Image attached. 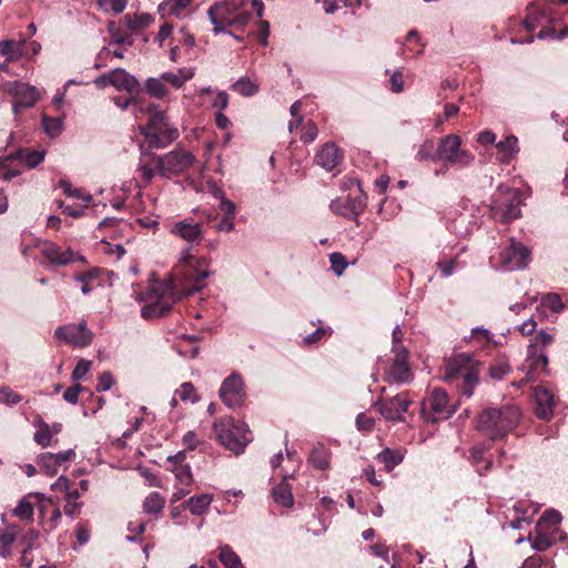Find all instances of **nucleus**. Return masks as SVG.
Wrapping results in <instances>:
<instances>
[{
    "mask_svg": "<svg viewBox=\"0 0 568 568\" xmlns=\"http://www.w3.org/2000/svg\"><path fill=\"white\" fill-rule=\"evenodd\" d=\"M221 400L230 408L243 405L245 400L244 382L240 374L233 373L227 376L219 390Z\"/></svg>",
    "mask_w": 568,
    "mask_h": 568,
    "instance_id": "nucleus-17",
    "label": "nucleus"
},
{
    "mask_svg": "<svg viewBox=\"0 0 568 568\" xmlns=\"http://www.w3.org/2000/svg\"><path fill=\"white\" fill-rule=\"evenodd\" d=\"M377 459L384 464L387 469H392L402 463L403 456L390 448H385L378 453Z\"/></svg>",
    "mask_w": 568,
    "mask_h": 568,
    "instance_id": "nucleus-43",
    "label": "nucleus"
},
{
    "mask_svg": "<svg viewBox=\"0 0 568 568\" xmlns=\"http://www.w3.org/2000/svg\"><path fill=\"white\" fill-rule=\"evenodd\" d=\"M540 305L552 313H560L564 310L561 297L556 293H548L541 296Z\"/></svg>",
    "mask_w": 568,
    "mask_h": 568,
    "instance_id": "nucleus-44",
    "label": "nucleus"
},
{
    "mask_svg": "<svg viewBox=\"0 0 568 568\" xmlns=\"http://www.w3.org/2000/svg\"><path fill=\"white\" fill-rule=\"evenodd\" d=\"M212 501V495L201 494L190 497L186 500L185 505H187L189 510L192 515L200 516L206 513Z\"/></svg>",
    "mask_w": 568,
    "mask_h": 568,
    "instance_id": "nucleus-34",
    "label": "nucleus"
},
{
    "mask_svg": "<svg viewBox=\"0 0 568 568\" xmlns=\"http://www.w3.org/2000/svg\"><path fill=\"white\" fill-rule=\"evenodd\" d=\"M210 22L213 24V32H226V28L234 27L243 30L252 20L248 11L233 12L227 3L214 4L207 10Z\"/></svg>",
    "mask_w": 568,
    "mask_h": 568,
    "instance_id": "nucleus-8",
    "label": "nucleus"
},
{
    "mask_svg": "<svg viewBox=\"0 0 568 568\" xmlns=\"http://www.w3.org/2000/svg\"><path fill=\"white\" fill-rule=\"evenodd\" d=\"M386 379L396 384L408 383L412 379V373L407 363V351L405 348L395 353L393 364L386 372Z\"/></svg>",
    "mask_w": 568,
    "mask_h": 568,
    "instance_id": "nucleus-24",
    "label": "nucleus"
},
{
    "mask_svg": "<svg viewBox=\"0 0 568 568\" xmlns=\"http://www.w3.org/2000/svg\"><path fill=\"white\" fill-rule=\"evenodd\" d=\"M156 161V172L163 178L179 175L191 168L195 162V156L183 149H175L164 155H153Z\"/></svg>",
    "mask_w": 568,
    "mask_h": 568,
    "instance_id": "nucleus-11",
    "label": "nucleus"
},
{
    "mask_svg": "<svg viewBox=\"0 0 568 568\" xmlns=\"http://www.w3.org/2000/svg\"><path fill=\"white\" fill-rule=\"evenodd\" d=\"M412 399L407 393H400L385 399H377L373 407L388 422L397 423L404 420V414L408 410Z\"/></svg>",
    "mask_w": 568,
    "mask_h": 568,
    "instance_id": "nucleus-15",
    "label": "nucleus"
},
{
    "mask_svg": "<svg viewBox=\"0 0 568 568\" xmlns=\"http://www.w3.org/2000/svg\"><path fill=\"white\" fill-rule=\"evenodd\" d=\"M559 22L560 18L554 14L549 8L531 3L526 8L523 24L527 31L540 28V31L536 34L539 40H562L568 37V28L564 27L556 31L555 26Z\"/></svg>",
    "mask_w": 568,
    "mask_h": 568,
    "instance_id": "nucleus-2",
    "label": "nucleus"
},
{
    "mask_svg": "<svg viewBox=\"0 0 568 568\" xmlns=\"http://www.w3.org/2000/svg\"><path fill=\"white\" fill-rule=\"evenodd\" d=\"M62 517V513L58 506L54 507L49 518L45 519L43 527L45 530L52 531L58 527Z\"/></svg>",
    "mask_w": 568,
    "mask_h": 568,
    "instance_id": "nucleus-64",
    "label": "nucleus"
},
{
    "mask_svg": "<svg viewBox=\"0 0 568 568\" xmlns=\"http://www.w3.org/2000/svg\"><path fill=\"white\" fill-rule=\"evenodd\" d=\"M462 139L456 134H448L443 138L437 148V158L447 165L464 169L474 162V155L460 149Z\"/></svg>",
    "mask_w": 568,
    "mask_h": 568,
    "instance_id": "nucleus-10",
    "label": "nucleus"
},
{
    "mask_svg": "<svg viewBox=\"0 0 568 568\" xmlns=\"http://www.w3.org/2000/svg\"><path fill=\"white\" fill-rule=\"evenodd\" d=\"M93 83L99 89L111 85L118 91H124L129 94L139 93L142 90L139 80L122 68L102 73L93 80Z\"/></svg>",
    "mask_w": 568,
    "mask_h": 568,
    "instance_id": "nucleus-12",
    "label": "nucleus"
},
{
    "mask_svg": "<svg viewBox=\"0 0 568 568\" xmlns=\"http://www.w3.org/2000/svg\"><path fill=\"white\" fill-rule=\"evenodd\" d=\"M510 372V366L506 361L491 363L488 368V376L494 381H501Z\"/></svg>",
    "mask_w": 568,
    "mask_h": 568,
    "instance_id": "nucleus-50",
    "label": "nucleus"
},
{
    "mask_svg": "<svg viewBox=\"0 0 568 568\" xmlns=\"http://www.w3.org/2000/svg\"><path fill=\"white\" fill-rule=\"evenodd\" d=\"M59 187H61L64 194L69 197L79 199L87 203H89L92 200V196L90 194L83 193L80 189L72 187L71 183L64 179H61L59 181Z\"/></svg>",
    "mask_w": 568,
    "mask_h": 568,
    "instance_id": "nucleus-49",
    "label": "nucleus"
},
{
    "mask_svg": "<svg viewBox=\"0 0 568 568\" xmlns=\"http://www.w3.org/2000/svg\"><path fill=\"white\" fill-rule=\"evenodd\" d=\"M561 519L560 513L555 509L545 511L535 528V537L531 542L534 550L545 551L556 542L566 538V534L558 527Z\"/></svg>",
    "mask_w": 568,
    "mask_h": 568,
    "instance_id": "nucleus-7",
    "label": "nucleus"
},
{
    "mask_svg": "<svg viewBox=\"0 0 568 568\" xmlns=\"http://www.w3.org/2000/svg\"><path fill=\"white\" fill-rule=\"evenodd\" d=\"M190 0H164L159 6V11L162 16L172 14L181 16V13L187 8Z\"/></svg>",
    "mask_w": 568,
    "mask_h": 568,
    "instance_id": "nucleus-40",
    "label": "nucleus"
},
{
    "mask_svg": "<svg viewBox=\"0 0 568 568\" xmlns=\"http://www.w3.org/2000/svg\"><path fill=\"white\" fill-rule=\"evenodd\" d=\"M54 336L74 348H84L92 343L93 333L83 320L78 324L69 323L55 328Z\"/></svg>",
    "mask_w": 568,
    "mask_h": 568,
    "instance_id": "nucleus-14",
    "label": "nucleus"
},
{
    "mask_svg": "<svg viewBox=\"0 0 568 568\" xmlns=\"http://www.w3.org/2000/svg\"><path fill=\"white\" fill-rule=\"evenodd\" d=\"M12 513L18 518L26 520L28 523H31L33 520V506L26 497L19 500L18 505L12 510Z\"/></svg>",
    "mask_w": 568,
    "mask_h": 568,
    "instance_id": "nucleus-46",
    "label": "nucleus"
},
{
    "mask_svg": "<svg viewBox=\"0 0 568 568\" xmlns=\"http://www.w3.org/2000/svg\"><path fill=\"white\" fill-rule=\"evenodd\" d=\"M91 365L92 363L90 361L80 359L72 372V379L74 382L83 379L84 376L89 373Z\"/></svg>",
    "mask_w": 568,
    "mask_h": 568,
    "instance_id": "nucleus-59",
    "label": "nucleus"
},
{
    "mask_svg": "<svg viewBox=\"0 0 568 568\" xmlns=\"http://www.w3.org/2000/svg\"><path fill=\"white\" fill-rule=\"evenodd\" d=\"M356 427L359 432L371 433L375 427V419L361 413L356 417Z\"/></svg>",
    "mask_w": 568,
    "mask_h": 568,
    "instance_id": "nucleus-58",
    "label": "nucleus"
},
{
    "mask_svg": "<svg viewBox=\"0 0 568 568\" xmlns=\"http://www.w3.org/2000/svg\"><path fill=\"white\" fill-rule=\"evenodd\" d=\"M331 268L332 271L341 276L345 268L347 267V262L345 256L339 252H334L329 255Z\"/></svg>",
    "mask_w": 568,
    "mask_h": 568,
    "instance_id": "nucleus-55",
    "label": "nucleus"
},
{
    "mask_svg": "<svg viewBox=\"0 0 568 568\" xmlns=\"http://www.w3.org/2000/svg\"><path fill=\"white\" fill-rule=\"evenodd\" d=\"M99 229H114V230H125L129 229V224L124 220H119L115 217H105L102 220L99 225Z\"/></svg>",
    "mask_w": 568,
    "mask_h": 568,
    "instance_id": "nucleus-60",
    "label": "nucleus"
},
{
    "mask_svg": "<svg viewBox=\"0 0 568 568\" xmlns=\"http://www.w3.org/2000/svg\"><path fill=\"white\" fill-rule=\"evenodd\" d=\"M342 160L338 148L334 143L324 144L315 155V162L326 171H332Z\"/></svg>",
    "mask_w": 568,
    "mask_h": 568,
    "instance_id": "nucleus-27",
    "label": "nucleus"
},
{
    "mask_svg": "<svg viewBox=\"0 0 568 568\" xmlns=\"http://www.w3.org/2000/svg\"><path fill=\"white\" fill-rule=\"evenodd\" d=\"M22 400L21 395L13 392L9 386L0 387V403L13 406Z\"/></svg>",
    "mask_w": 568,
    "mask_h": 568,
    "instance_id": "nucleus-54",
    "label": "nucleus"
},
{
    "mask_svg": "<svg viewBox=\"0 0 568 568\" xmlns=\"http://www.w3.org/2000/svg\"><path fill=\"white\" fill-rule=\"evenodd\" d=\"M213 429L220 444L236 455L243 453L244 448L252 440L247 425L232 417L216 420Z\"/></svg>",
    "mask_w": 568,
    "mask_h": 568,
    "instance_id": "nucleus-4",
    "label": "nucleus"
},
{
    "mask_svg": "<svg viewBox=\"0 0 568 568\" xmlns=\"http://www.w3.org/2000/svg\"><path fill=\"white\" fill-rule=\"evenodd\" d=\"M530 250L520 242L511 240L500 252V263L506 271L525 268L530 262Z\"/></svg>",
    "mask_w": 568,
    "mask_h": 568,
    "instance_id": "nucleus-16",
    "label": "nucleus"
},
{
    "mask_svg": "<svg viewBox=\"0 0 568 568\" xmlns=\"http://www.w3.org/2000/svg\"><path fill=\"white\" fill-rule=\"evenodd\" d=\"M112 101L119 109H121L123 111L128 110L130 106H132V109L136 110L139 106V98L133 97V95L129 99H122L120 97H114L112 99Z\"/></svg>",
    "mask_w": 568,
    "mask_h": 568,
    "instance_id": "nucleus-63",
    "label": "nucleus"
},
{
    "mask_svg": "<svg viewBox=\"0 0 568 568\" xmlns=\"http://www.w3.org/2000/svg\"><path fill=\"white\" fill-rule=\"evenodd\" d=\"M490 448V445H486V444H481V445H477V446H474L471 449H470V456H469V459L471 462V464L477 467V473L479 476H484L486 471H488L493 465L491 460H487L484 468H480L479 467V464L483 462L484 459V455L485 453Z\"/></svg>",
    "mask_w": 568,
    "mask_h": 568,
    "instance_id": "nucleus-36",
    "label": "nucleus"
},
{
    "mask_svg": "<svg viewBox=\"0 0 568 568\" xmlns=\"http://www.w3.org/2000/svg\"><path fill=\"white\" fill-rule=\"evenodd\" d=\"M548 357L545 352H537L535 349H528V356L523 364V371L526 372V377L523 378L517 386L521 387L526 382L534 379L535 372L541 369L547 371Z\"/></svg>",
    "mask_w": 568,
    "mask_h": 568,
    "instance_id": "nucleus-25",
    "label": "nucleus"
},
{
    "mask_svg": "<svg viewBox=\"0 0 568 568\" xmlns=\"http://www.w3.org/2000/svg\"><path fill=\"white\" fill-rule=\"evenodd\" d=\"M552 341L554 337L551 334H549L545 329H540L536 333L534 337V344L529 345V349L537 351L538 346L546 347L547 345L551 344Z\"/></svg>",
    "mask_w": 568,
    "mask_h": 568,
    "instance_id": "nucleus-57",
    "label": "nucleus"
},
{
    "mask_svg": "<svg viewBox=\"0 0 568 568\" xmlns=\"http://www.w3.org/2000/svg\"><path fill=\"white\" fill-rule=\"evenodd\" d=\"M534 397L536 403V415L541 419H550L554 415V394L549 389L538 386L534 389Z\"/></svg>",
    "mask_w": 568,
    "mask_h": 568,
    "instance_id": "nucleus-26",
    "label": "nucleus"
},
{
    "mask_svg": "<svg viewBox=\"0 0 568 568\" xmlns=\"http://www.w3.org/2000/svg\"><path fill=\"white\" fill-rule=\"evenodd\" d=\"M3 91L12 97L13 113L17 115L22 108H32L40 99V91L21 81H7L2 85Z\"/></svg>",
    "mask_w": 568,
    "mask_h": 568,
    "instance_id": "nucleus-13",
    "label": "nucleus"
},
{
    "mask_svg": "<svg viewBox=\"0 0 568 568\" xmlns=\"http://www.w3.org/2000/svg\"><path fill=\"white\" fill-rule=\"evenodd\" d=\"M74 457L75 450L73 448L57 454L42 453L37 457V464L43 473L53 477L58 474L59 467L69 463Z\"/></svg>",
    "mask_w": 568,
    "mask_h": 568,
    "instance_id": "nucleus-21",
    "label": "nucleus"
},
{
    "mask_svg": "<svg viewBox=\"0 0 568 568\" xmlns=\"http://www.w3.org/2000/svg\"><path fill=\"white\" fill-rule=\"evenodd\" d=\"M160 75L165 84H170L174 89H181L194 77V70L192 68H180L176 72H163Z\"/></svg>",
    "mask_w": 568,
    "mask_h": 568,
    "instance_id": "nucleus-30",
    "label": "nucleus"
},
{
    "mask_svg": "<svg viewBox=\"0 0 568 568\" xmlns=\"http://www.w3.org/2000/svg\"><path fill=\"white\" fill-rule=\"evenodd\" d=\"M33 426L36 427V433L33 435V439L37 445L42 448L49 447L52 443L53 435L49 430V424L45 423L41 416H37L33 419Z\"/></svg>",
    "mask_w": 568,
    "mask_h": 568,
    "instance_id": "nucleus-33",
    "label": "nucleus"
},
{
    "mask_svg": "<svg viewBox=\"0 0 568 568\" xmlns=\"http://www.w3.org/2000/svg\"><path fill=\"white\" fill-rule=\"evenodd\" d=\"M333 333V329L331 326H320L311 334H307L303 342L305 345H314L317 344L324 339H327Z\"/></svg>",
    "mask_w": 568,
    "mask_h": 568,
    "instance_id": "nucleus-47",
    "label": "nucleus"
},
{
    "mask_svg": "<svg viewBox=\"0 0 568 568\" xmlns=\"http://www.w3.org/2000/svg\"><path fill=\"white\" fill-rule=\"evenodd\" d=\"M219 559L225 568H237L241 564L240 557L230 546L220 548Z\"/></svg>",
    "mask_w": 568,
    "mask_h": 568,
    "instance_id": "nucleus-45",
    "label": "nucleus"
},
{
    "mask_svg": "<svg viewBox=\"0 0 568 568\" xmlns=\"http://www.w3.org/2000/svg\"><path fill=\"white\" fill-rule=\"evenodd\" d=\"M186 460V452L180 450L175 455H170L166 458L169 464L168 469L172 471L175 479L184 486H190L193 481V475L190 465Z\"/></svg>",
    "mask_w": 568,
    "mask_h": 568,
    "instance_id": "nucleus-23",
    "label": "nucleus"
},
{
    "mask_svg": "<svg viewBox=\"0 0 568 568\" xmlns=\"http://www.w3.org/2000/svg\"><path fill=\"white\" fill-rule=\"evenodd\" d=\"M20 532V528L10 525L6 529H0V557L7 558L11 555L12 545Z\"/></svg>",
    "mask_w": 568,
    "mask_h": 568,
    "instance_id": "nucleus-31",
    "label": "nucleus"
},
{
    "mask_svg": "<svg viewBox=\"0 0 568 568\" xmlns=\"http://www.w3.org/2000/svg\"><path fill=\"white\" fill-rule=\"evenodd\" d=\"M41 254L49 264L65 266L75 261L85 262V257L75 253L71 247L63 248L53 242H43Z\"/></svg>",
    "mask_w": 568,
    "mask_h": 568,
    "instance_id": "nucleus-18",
    "label": "nucleus"
},
{
    "mask_svg": "<svg viewBox=\"0 0 568 568\" xmlns=\"http://www.w3.org/2000/svg\"><path fill=\"white\" fill-rule=\"evenodd\" d=\"M449 377H462V384L458 386L460 395L465 398H470L474 394V388L479 383L478 371L470 355L459 354L456 355L447 366Z\"/></svg>",
    "mask_w": 568,
    "mask_h": 568,
    "instance_id": "nucleus-9",
    "label": "nucleus"
},
{
    "mask_svg": "<svg viewBox=\"0 0 568 568\" xmlns=\"http://www.w3.org/2000/svg\"><path fill=\"white\" fill-rule=\"evenodd\" d=\"M170 233L191 246L199 245L204 234L202 224L189 219H183L173 223L170 229Z\"/></svg>",
    "mask_w": 568,
    "mask_h": 568,
    "instance_id": "nucleus-19",
    "label": "nucleus"
},
{
    "mask_svg": "<svg viewBox=\"0 0 568 568\" xmlns=\"http://www.w3.org/2000/svg\"><path fill=\"white\" fill-rule=\"evenodd\" d=\"M27 40H2L0 41V54L6 58V61L12 62L19 60L24 53V45Z\"/></svg>",
    "mask_w": 568,
    "mask_h": 568,
    "instance_id": "nucleus-29",
    "label": "nucleus"
},
{
    "mask_svg": "<svg viewBox=\"0 0 568 568\" xmlns=\"http://www.w3.org/2000/svg\"><path fill=\"white\" fill-rule=\"evenodd\" d=\"M523 193L518 189L500 185L493 195L490 211L494 219L509 222L521 216Z\"/></svg>",
    "mask_w": 568,
    "mask_h": 568,
    "instance_id": "nucleus-6",
    "label": "nucleus"
},
{
    "mask_svg": "<svg viewBox=\"0 0 568 568\" xmlns=\"http://www.w3.org/2000/svg\"><path fill=\"white\" fill-rule=\"evenodd\" d=\"M272 495L275 503H277L278 505H282L284 507H290L293 505L294 498L285 480H282L272 489Z\"/></svg>",
    "mask_w": 568,
    "mask_h": 568,
    "instance_id": "nucleus-38",
    "label": "nucleus"
},
{
    "mask_svg": "<svg viewBox=\"0 0 568 568\" xmlns=\"http://www.w3.org/2000/svg\"><path fill=\"white\" fill-rule=\"evenodd\" d=\"M98 277V270L82 272L75 275V281L81 283V292L87 295L92 291L91 281Z\"/></svg>",
    "mask_w": 568,
    "mask_h": 568,
    "instance_id": "nucleus-52",
    "label": "nucleus"
},
{
    "mask_svg": "<svg viewBox=\"0 0 568 568\" xmlns=\"http://www.w3.org/2000/svg\"><path fill=\"white\" fill-rule=\"evenodd\" d=\"M436 265L439 268L443 277H449L453 275L458 266L456 258L439 261Z\"/></svg>",
    "mask_w": 568,
    "mask_h": 568,
    "instance_id": "nucleus-62",
    "label": "nucleus"
},
{
    "mask_svg": "<svg viewBox=\"0 0 568 568\" xmlns=\"http://www.w3.org/2000/svg\"><path fill=\"white\" fill-rule=\"evenodd\" d=\"M496 148L500 154L499 160L504 163H509L510 160L518 153V140L515 135H508L505 140L496 143Z\"/></svg>",
    "mask_w": 568,
    "mask_h": 568,
    "instance_id": "nucleus-32",
    "label": "nucleus"
},
{
    "mask_svg": "<svg viewBox=\"0 0 568 568\" xmlns=\"http://www.w3.org/2000/svg\"><path fill=\"white\" fill-rule=\"evenodd\" d=\"M143 90L151 97L156 99H164L169 94V90L163 79L160 77H150L144 82Z\"/></svg>",
    "mask_w": 568,
    "mask_h": 568,
    "instance_id": "nucleus-35",
    "label": "nucleus"
},
{
    "mask_svg": "<svg viewBox=\"0 0 568 568\" xmlns=\"http://www.w3.org/2000/svg\"><path fill=\"white\" fill-rule=\"evenodd\" d=\"M175 396H178L182 402H190L193 404L200 400V396L196 394L193 384L190 382L183 383L180 388L175 390Z\"/></svg>",
    "mask_w": 568,
    "mask_h": 568,
    "instance_id": "nucleus-48",
    "label": "nucleus"
},
{
    "mask_svg": "<svg viewBox=\"0 0 568 568\" xmlns=\"http://www.w3.org/2000/svg\"><path fill=\"white\" fill-rule=\"evenodd\" d=\"M331 455L324 446L315 447L310 455V463L317 469L324 470L329 466Z\"/></svg>",
    "mask_w": 568,
    "mask_h": 568,
    "instance_id": "nucleus-39",
    "label": "nucleus"
},
{
    "mask_svg": "<svg viewBox=\"0 0 568 568\" xmlns=\"http://www.w3.org/2000/svg\"><path fill=\"white\" fill-rule=\"evenodd\" d=\"M124 20L126 22V26L131 30L143 29L153 22L152 16H150L148 13H139V14H134V16L126 14L124 17Z\"/></svg>",
    "mask_w": 568,
    "mask_h": 568,
    "instance_id": "nucleus-42",
    "label": "nucleus"
},
{
    "mask_svg": "<svg viewBox=\"0 0 568 568\" xmlns=\"http://www.w3.org/2000/svg\"><path fill=\"white\" fill-rule=\"evenodd\" d=\"M358 189H361L359 184ZM366 200L367 196L363 192H361V194L356 197L347 196L345 199L333 200L329 204V207L334 213L338 215H343L349 219L357 217L359 214L364 212L366 207Z\"/></svg>",
    "mask_w": 568,
    "mask_h": 568,
    "instance_id": "nucleus-20",
    "label": "nucleus"
},
{
    "mask_svg": "<svg viewBox=\"0 0 568 568\" xmlns=\"http://www.w3.org/2000/svg\"><path fill=\"white\" fill-rule=\"evenodd\" d=\"M136 300L145 303L141 308L143 318H156L166 314L178 297L171 286L155 282L148 287L144 294H138Z\"/></svg>",
    "mask_w": 568,
    "mask_h": 568,
    "instance_id": "nucleus-3",
    "label": "nucleus"
},
{
    "mask_svg": "<svg viewBox=\"0 0 568 568\" xmlns=\"http://www.w3.org/2000/svg\"><path fill=\"white\" fill-rule=\"evenodd\" d=\"M317 134L318 130L316 124L312 120H308L302 129L301 140L304 143H311L316 139Z\"/></svg>",
    "mask_w": 568,
    "mask_h": 568,
    "instance_id": "nucleus-56",
    "label": "nucleus"
},
{
    "mask_svg": "<svg viewBox=\"0 0 568 568\" xmlns=\"http://www.w3.org/2000/svg\"><path fill=\"white\" fill-rule=\"evenodd\" d=\"M164 507V499L156 491L151 493L143 503V510L146 514H159Z\"/></svg>",
    "mask_w": 568,
    "mask_h": 568,
    "instance_id": "nucleus-41",
    "label": "nucleus"
},
{
    "mask_svg": "<svg viewBox=\"0 0 568 568\" xmlns=\"http://www.w3.org/2000/svg\"><path fill=\"white\" fill-rule=\"evenodd\" d=\"M520 416V409L514 404L485 408L477 417V428L491 440H497L518 425Z\"/></svg>",
    "mask_w": 568,
    "mask_h": 568,
    "instance_id": "nucleus-1",
    "label": "nucleus"
},
{
    "mask_svg": "<svg viewBox=\"0 0 568 568\" xmlns=\"http://www.w3.org/2000/svg\"><path fill=\"white\" fill-rule=\"evenodd\" d=\"M437 158V151L434 152V142L432 140H426L419 146L415 159L418 161L434 160Z\"/></svg>",
    "mask_w": 568,
    "mask_h": 568,
    "instance_id": "nucleus-53",
    "label": "nucleus"
},
{
    "mask_svg": "<svg viewBox=\"0 0 568 568\" xmlns=\"http://www.w3.org/2000/svg\"><path fill=\"white\" fill-rule=\"evenodd\" d=\"M140 131L151 149H164L179 138L178 128L169 123L163 111L153 112L149 122L140 126Z\"/></svg>",
    "mask_w": 568,
    "mask_h": 568,
    "instance_id": "nucleus-5",
    "label": "nucleus"
},
{
    "mask_svg": "<svg viewBox=\"0 0 568 568\" xmlns=\"http://www.w3.org/2000/svg\"><path fill=\"white\" fill-rule=\"evenodd\" d=\"M429 407L434 414L433 416L426 415L425 406L423 407L422 413L424 414L425 418L432 422L446 419L453 414V410L448 405V396L446 392L440 388H435L432 392V395L429 397Z\"/></svg>",
    "mask_w": 568,
    "mask_h": 568,
    "instance_id": "nucleus-22",
    "label": "nucleus"
},
{
    "mask_svg": "<svg viewBox=\"0 0 568 568\" xmlns=\"http://www.w3.org/2000/svg\"><path fill=\"white\" fill-rule=\"evenodd\" d=\"M42 124L45 133L51 138H54L61 133L63 121L59 118L43 116Z\"/></svg>",
    "mask_w": 568,
    "mask_h": 568,
    "instance_id": "nucleus-51",
    "label": "nucleus"
},
{
    "mask_svg": "<svg viewBox=\"0 0 568 568\" xmlns=\"http://www.w3.org/2000/svg\"><path fill=\"white\" fill-rule=\"evenodd\" d=\"M231 90L242 97H253L258 92L260 85L248 77H242L231 85Z\"/></svg>",
    "mask_w": 568,
    "mask_h": 568,
    "instance_id": "nucleus-37",
    "label": "nucleus"
},
{
    "mask_svg": "<svg viewBox=\"0 0 568 568\" xmlns=\"http://www.w3.org/2000/svg\"><path fill=\"white\" fill-rule=\"evenodd\" d=\"M113 385H114V378H113L112 374L106 371V372H103L99 376L95 390L99 393L106 392V390H110Z\"/></svg>",
    "mask_w": 568,
    "mask_h": 568,
    "instance_id": "nucleus-61",
    "label": "nucleus"
},
{
    "mask_svg": "<svg viewBox=\"0 0 568 568\" xmlns=\"http://www.w3.org/2000/svg\"><path fill=\"white\" fill-rule=\"evenodd\" d=\"M9 158L13 159L14 161L18 160L23 162L28 169H34L44 161L45 151L20 148L17 151L10 153Z\"/></svg>",
    "mask_w": 568,
    "mask_h": 568,
    "instance_id": "nucleus-28",
    "label": "nucleus"
}]
</instances>
